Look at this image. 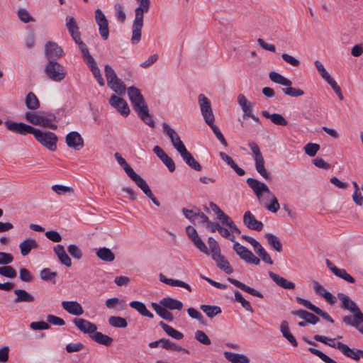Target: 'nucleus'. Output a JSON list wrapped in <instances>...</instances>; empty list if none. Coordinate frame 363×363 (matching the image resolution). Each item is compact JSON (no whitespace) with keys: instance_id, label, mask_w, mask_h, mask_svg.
Here are the masks:
<instances>
[{"instance_id":"nucleus-9","label":"nucleus","mask_w":363,"mask_h":363,"mask_svg":"<svg viewBox=\"0 0 363 363\" xmlns=\"http://www.w3.org/2000/svg\"><path fill=\"white\" fill-rule=\"evenodd\" d=\"M5 127L11 132L26 135V134H32L34 132L35 128L23 122H15L11 120H7L4 122Z\"/></svg>"},{"instance_id":"nucleus-12","label":"nucleus","mask_w":363,"mask_h":363,"mask_svg":"<svg viewBox=\"0 0 363 363\" xmlns=\"http://www.w3.org/2000/svg\"><path fill=\"white\" fill-rule=\"evenodd\" d=\"M186 233L189 239L201 252H202L205 255H209V251L207 246L199 237L196 230L193 226L188 225L186 228Z\"/></svg>"},{"instance_id":"nucleus-36","label":"nucleus","mask_w":363,"mask_h":363,"mask_svg":"<svg viewBox=\"0 0 363 363\" xmlns=\"http://www.w3.org/2000/svg\"><path fill=\"white\" fill-rule=\"evenodd\" d=\"M127 175L136 184V185L140 189L147 182L143 179L139 174L135 172L133 168L128 164L123 168Z\"/></svg>"},{"instance_id":"nucleus-60","label":"nucleus","mask_w":363,"mask_h":363,"mask_svg":"<svg viewBox=\"0 0 363 363\" xmlns=\"http://www.w3.org/2000/svg\"><path fill=\"white\" fill-rule=\"evenodd\" d=\"M308 351L311 354L318 357L321 360H323L325 363H337L335 360H333L332 358H330V357H328L319 350H317L313 347H309Z\"/></svg>"},{"instance_id":"nucleus-38","label":"nucleus","mask_w":363,"mask_h":363,"mask_svg":"<svg viewBox=\"0 0 363 363\" xmlns=\"http://www.w3.org/2000/svg\"><path fill=\"white\" fill-rule=\"evenodd\" d=\"M130 306L136 310L140 315L152 318L154 315L147 310L145 303L138 301H133L129 303Z\"/></svg>"},{"instance_id":"nucleus-28","label":"nucleus","mask_w":363,"mask_h":363,"mask_svg":"<svg viewBox=\"0 0 363 363\" xmlns=\"http://www.w3.org/2000/svg\"><path fill=\"white\" fill-rule=\"evenodd\" d=\"M223 355L231 363H250V359L242 354L225 352Z\"/></svg>"},{"instance_id":"nucleus-64","label":"nucleus","mask_w":363,"mask_h":363,"mask_svg":"<svg viewBox=\"0 0 363 363\" xmlns=\"http://www.w3.org/2000/svg\"><path fill=\"white\" fill-rule=\"evenodd\" d=\"M305 152L310 157H314L320 150V145L317 143H308L304 147Z\"/></svg>"},{"instance_id":"nucleus-43","label":"nucleus","mask_w":363,"mask_h":363,"mask_svg":"<svg viewBox=\"0 0 363 363\" xmlns=\"http://www.w3.org/2000/svg\"><path fill=\"white\" fill-rule=\"evenodd\" d=\"M160 326L164 330V331L170 337L175 340H182L184 337V334L180 331H178L173 328L172 326L167 323L161 321L159 323Z\"/></svg>"},{"instance_id":"nucleus-56","label":"nucleus","mask_w":363,"mask_h":363,"mask_svg":"<svg viewBox=\"0 0 363 363\" xmlns=\"http://www.w3.org/2000/svg\"><path fill=\"white\" fill-rule=\"evenodd\" d=\"M108 323L112 327L118 328H124L128 325L125 318L120 316H111L108 318Z\"/></svg>"},{"instance_id":"nucleus-61","label":"nucleus","mask_w":363,"mask_h":363,"mask_svg":"<svg viewBox=\"0 0 363 363\" xmlns=\"http://www.w3.org/2000/svg\"><path fill=\"white\" fill-rule=\"evenodd\" d=\"M67 251L69 255L74 259H80L83 257V252L82 250L74 244L68 245Z\"/></svg>"},{"instance_id":"nucleus-57","label":"nucleus","mask_w":363,"mask_h":363,"mask_svg":"<svg viewBox=\"0 0 363 363\" xmlns=\"http://www.w3.org/2000/svg\"><path fill=\"white\" fill-rule=\"evenodd\" d=\"M0 275L9 279H13L16 277L17 272L13 267L4 265L0 267Z\"/></svg>"},{"instance_id":"nucleus-47","label":"nucleus","mask_w":363,"mask_h":363,"mask_svg":"<svg viewBox=\"0 0 363 363\" xmlns=\"http://www.w3.org/2000/svg\"><path fill=\"white\" fill-rule=\"evenodd\" d=\"M253 248L255 252L261 257L264 262L267 263L269 264H273V261L270 255L268 254V252L265 250V249L261 245V244L259 242L253 247Z\"/></svg>"},{"instance_id":"nucleus-63","label":"nucleus","mask_w":363,"mask_h":363,"mask_svg":"<svg viewBox=\"0 0 363 363\" xmlns=\"http://www.w3.org/2000/svg\"><path fill=\"white\" fill-rule=\"evenodd\" d=\"M195 339L199 342L200 343L204 345H210L211 344V341L208 335L202 330H196L195 333Z\"/></svg>"},{"instance_id":"nucleus-10","label":"nucleus","mask_w":363,"mask_h":363,"mask_svg":"<svg viewBox=\"0 0 363 363\" xmlns=\"http://www.w3.org/2000/svg\"><path fill=\"white\" fill-rule=\"evenodd\" d=\"M162 129L164 133L170 140L172 146L179 153L186 148L178 133L167 123L164 122L162 123Z\"/></svg>"},{"instance_id":"nucleus-39","label":"nucleus","mask_w":363,"mask_h":363,"mask_svg":"<svg viewBox=\"0 0 363 363\" xmlns=\"http://www.w3.org/2000/svg\"><path fill=\"white\" fill-rule=\"evenodd\" d=\"M338 350L346 357H350L355 361H359L361 357V354L357 353L358 349H351L349 346L345 344L339 345Z\"/></svg>"},{"instance_id":"nucleus-62","label":"nucleus","mask_w":363,"mask_h":363,"mask_svg":"<svg viewBox=\"0 0 363 363\" xmlns=\"http://www.w3.org/2000/svg\"><path fill=\"white\" fill-rule=\"evenodd\" d=\"M269 196L271 197V202L269 204L265 203L264 206L268 211L272 213H277L280 208L279 201L272 193V194H269Z\"/></svg>"},{"instance_id":"nucleus-25","label":"nucleus","mask_w":363,"mask_h":363,"mask_svg":"<svg viewBox=\"0 0 363 363\" xmlns=\"http://www.w3.org/2000/svg\"><path fill=\"white\" fill-rule=\"evenodd\" d=\"M228 281L229 282H230L232 284H233L234 286H235L236 287L240 289L241 290H242L252 296H257L259 298H263V295L261 292L257 291L256 289H255L253 288H251V287L245 285V284H243L242 282H241L237 279L228 277Z\"/></svg>"},{"instance_id":"nucleus-34","label":"nucleus","mask_w":363,"mask_h":363,"mask_svg":"<svg viewBox=\"0 0 363 363\" xmlns=\"http://www.w3.org/2000/svg\"><path fill=\"white\" fill-rule=\"evenodd\" d=\"M152 307L156 313L164 320L170 322L174 320L172 313L168 311L167 308H164L163 306L159 305L157 303H152Z\"/></svg>"},{"instance_id":"nucleus-27","label":"nucleus","mask_w":363,"mask_h":363,"mask_svg":"<svg viewBox=\"0 0 363 363\" xmlns=\"http://www.w3.org/2000/svg\"><path fill=\"white\" fill-rule=\"evenodd\" d=\"M14 294L16 296L13 299L15 303H31L35 300L34 296L24 289H16Z\"/></svg>"},{"instance_id":"nucleus-46","label":"nucleus","mask_w":363,"mask_h":363,"mask_svg":"<svg viewBox=\"0 0 363 363\" xmlns=\"http://www.w3.org/2000/svg\"><path fill=\"white\" fill-rule=\"evenodd\" d=\"M265 238L268 244L276 251L280 252L282 251V244L277 236L272 233H266Z\"/></svg>"},{"instance_id":"nucleus-16","label":"nucleus","mask_w":363,"mask_h":363,"mask_svg":"<svg viewBox=\"0 0 363 363\" xmlns=\"http://www.w3.org/2000/svg\"><path fill=\"white\" fill-rule=\"evenodd\" d=\"M67 145L75 150H80L84 145V139L77 131H72L66 135Z\"/></svg>"},{"instance_id":"nucleus-11","label":"nucleus","mask_w":363,"mask_h":363,"mask_svg":"<svg viewBox=\"0 0 363 363\" xmlns=\"http://www.w3.org/2000/svg\"><path fill=\"white\" fill-rule=\"evenodd\" d=\"M95 21L99 26V31L101 37L104 40H107L109 36V29L108 20L104 12L97 9L95 10Z\"/></svg>"},{"instance_id":"nucleus-54","label":"nucleus","mask_w":363,"mask_h":363,"mask_svg":"<svg viewBox=\"0 0 363 363\" xmlns=\"http://www.w3.org/2000/svg\"><path fill=\"white\" fill-rule=\"evenodd\" d=\"M108 87L114 92L119 95L123 94L125 92V86L124 83L118 77L113 80L111 84H107Z\"/></svg>"},{"instance_id":"nucleus-13","label":"nucleus","mask_w":363,"mask_h":363,"mask_svg":"<svg viewBox=\"0 0 363 363\" xmlns=\"http://www.w3.org/2000/svg\"><path fill=\"white\" fill-rule=\"evenodd\" d=\"M246 182L252 189L254 194L259 200H261L264 193H266L268 195L272 194V191L269 190V187L264 183H262L256 179L251 177L247 178Z\"/></svg>"},{"instance_id":"nucleus-21","label":"nucleus","mask_w":363,"mask_h":363,"mask_svg":"<svg viewBox=\"0 0 363 363\" xmlns=\"http://www.w3.org/2000/svg\"><path fill=\"white\" fill-rule=\"evenodd\" d=\"M211 257L215 261L216 266L220 269L224 271L228 274H230L233 272V269L231 267L229 262L223 255H221V252H219L215 255H212Z\"/></svg>"},{"instance_id":"nucleus-44","label":"nucleus","mask_w":363,"mask_h":363,"mask_svg":"<svg viewBox=\"0 0 363 363\" xmlns=\"http://www.w3.org/2000/svg\"><path fill=\"white\" fill-rule=\"evenodd\" d=\"M270 80L283 86H291L292 82L277 72H271L269 74Z\"/></svg>"},{"instance_id":"nucleus-5","label":"nucleus","mask_w":363,"mask_h":363,"mask_svg":"<svg viewBox=\"0 0 363 363\" xmlns=\"http://www.w3.org/2000/svg\"><path fill=\"white\" fill-rule=\"evenodd\" d=\"M44 72L49 79L57 82L62 81L67 75L65 67L57 60H47Z\"/></svg>"},{"instance_id":"nucleus-7","label":"nucleus","mask_w":363,"mask_h":363,"mask_svg":"<svg viewBox=\"0 0 363 363\" xmlns=\"http://www.w3.org/2000/svg\"><path fill=\"white\" fill-rule=\"evenodd\" d=\"M228 239L234 242L233 248L241 259L245 261L246 263L254 264L255 265L259 264V259L257 258L249 249L240 245L238 242L235 241L234 237H229Z\"/></svg>"},{"instance_id":"nucleus-29","label":"nucleus","mask_w":363,"mask_h":363,"mask_svg":"<svg viewBox=\"0 0 363 363\" xmlns=\"http://www.w3.org/2000/svg\"><path fill=\"white\" fill-rule=\"evenodd\" d=\"M38 247V245L36 240L33 238L26 239L19 245L21 253L23 256H26L30 253L32 249H36Z\"/></svg>"},{"instance_id":"nucleus-48","label":"nucleus","mask_w":363,"mask_h":363,"mask_svg":"<svg viewBox=\"0 0 363 363\" xmlns=\"http://www.w3.org/2000/svg\"><path fill=\"white\" fill-rule=\"evenodd\" d=\"M162 347L166 350H171L177 352L182 351L186 354H189V351L188 350L183 348L182 347L166 338H162Z\"/></svg>"},{"instance_id":"nucleus-24","label":"nucleus","mask_w":363,"mask_h":363,"mask_svg":"<svg viewBox=\"0 0 363 363\" xmlns=\"http://www.w3.org/2000/svg\"><path fill=\"white\" fill-rule=\"evenodd\" d=\"M53 250L59 259L60 262L65 265L66 267L72 266V260L71 258L68 256L67 252H65V247L62 245H57L54 247Z\"/></svg>"},{"instance_id":"nucleus-22","label":"nucleus","mask_w":363,"mask_h":363,"mask_svg":"<svg viewBox=\"0 0 363 363\" xmlns=\"http://www.w3.org/2000/svg\"><path fill=\"white\" fill-rule=\"evenodd\" d=\"M62 306L65 311L74 315H81L84 313L82 305L75 301H63Z\"/></svg>"},{"instance_id":"nucleus-41","label":"nucleus","mask_w":363,"mask_h":363,"mask_svg":"<svg viewBox=\"0 0 363 363\" xmlns=\"http://www.w3.org/2000/svg\"><path fill=\"white\" fill-rule=\"evenodd\" d=\"M25 104L27 108L35 111L40 108V103L37 96L32 91L27 94L25 99Z\"/></svg>"},{"instance_id":"nucleus-59","label":"nucleus","mask_w":363,"mask_h":363,"mask_svg":"<svg viewBox=\"0 0 363 363\" xmlns=\"http://www.w3.org/2000/svg\"><path fill=\"white\" fill-rule=\"evenodd\" d=\"M287 87L282 88V91L287 96L291 97H299L304 94V91L301 89L286 86Z\"/></svg>"},{"instance_id":"nucleus-6","label":"nucleus","mask_w":363,"mask_h":363,"mask_svg":"<svg viewBox=\"0 0 363 363\" xmlns=\"http://www.w3.org/2000/svg\"><path fill=\"white\" fill-rule=\"evenodd\" d=\"M35 140L42 145L51 151L57 148V136L52 132H43L40 129L35 128L33 133Z\"/></svg>"},{"instance_id":"nucleus-45","label":"nucleus","mask_w":363,"mask_h":363,"mask_svg":"<svg viewBox=\"0 0 363 363\" xmlns=\"http://www.w3.org/2000/svg\"><path fill=\"white\" fill-rule=\"evenodd\" d=\"M200 309L210 318H213L222 313L220 307L218 306L203 304L200 306Z\"/></svg>"},{"instance_id":"nucleus-32","label":"nucleus","mask_w":363,"mask_h":363,"mask_svg":"<svg viewBox=\"0 0 363 363\" xmlns=\"http://www.w3.org/2000/svg\"><path fill=\"white\" fill-rule=\"evenodd\" d=\"M65 20L66 27L72 38H76V37L78 36V34L80 33L76 20L72 16H67Z\"/></svg>"},{"instance_id":"nucleus-19","label":"nucleus","mask_w":363,"mask_h":363,"mask_svg":"<svg viewBox=\"0 0 363 363\" xmlns=\"http://www.w3.org/2000/svg\"><path fill=\"white\" fill-rule=\"evenodd\" d=\"M73 323L80 331L89 334L90 337L91 335H93L97 330L96 324L84 318H74Z\"/></svg>"},{"instance_id":"nucleus-15","label":"nucleus","mask_w":363,"mask_h":363,"mask_svg":"<svg viewBox=\"0 0 363 363\" xmlns=\"http://www.w3.org/2000/svg\"><path fill=\"white\" fill-rule=\"evenodd\" d=\"M65 55L62 48L56 43L49 41L45 46V55L47 60H57Z\"/></svg>"},{"instance_id":"nucleus-14","label":"nucleus","mask_w":363,"mask_h":363,"mask_svg":"<svg viewBox=\"0 0 363 363\" xmlns=\"http://www.w3.org/2000/svg\"><path fill=\"white\" fill-rule=\"evenodd\" d=\"M296 300L298 303L303 306L304 307L311 310L315 314L321 316L325 320H327L331 323H334L333 318L327 312L321 310L318 306H316L314 304H313L312 303H311L309 301L304 299L303 298H301V297H296Z\"/></svg>"},{"instance_id":"nucleus-31","label":"nucleus","mask_w":363,"mask_h":363,"mask_svg":"<svg viewBox=\"0 0 363 363\" xmlns=\"http://www.w3.org/2000/svg\"><path fill=\"white\" fill-rule=\"evenodd\" d=\"M160 304L169 310H181L183 308V303L180 301L170 297L161 299Z\"/></svg>"},{"instance_id":"nucleus-50","label":"nucleus","mask_w":363,"mask_h":363,"mask_svg":"<svg viewBox=\"0 0 363 363\" xmlns=\"http://www.w3.org/2000/svg\"><path fill=\"white\" fill-rule=\"evenodd\" d=\"M313 338H314V340L315 341L322 342V343H323L325 345H328V346H330L331 347H334V348H336V349H338V345H342L343 344L341 342H335V338H330V337H328L326 336H323V335H315Z\"/></svg>"},{"instance_id":"nucleus-40","label":"nucleus","mask_w":363,"mask_h":363,"mask_svg":"<svg viewBox=\"0 0 363 363\" xmlns=\"http://www.w3.org/2000/svg\"><path fill=\"white\" fill-rule=\"evenodd\" d=\"M262 114L266 118H269L276 125L286 126L288 124L287 121L279 113L271 114L267 111H262Z\"/></svg>"},{"instance_id":"nucleus-52","label":"nucleus","mask_w":363,"mask_h":363,"mask_svg":"<svg viewBox=\"0 0 363 363\" xmlns=\"http://www.w3.org/2000/svg\"><path fill=\"white\" fill-rule=\"evenodd\" d=\"M255 168L257 172L266 180H271L272 177L269 173L267 171L264 167V158L255 160Z\"/></svg>"},{"instance_id":"nucleus-1","label":"nucleus","mask_w":363,"mask_h":363,"mask_svg":"<svg viewBox=\"0 0 363 363\" xmlns=\"http://www.w3.org/2000/svg\"><path fill=\"white\" fill-rule=\"evenodd\" d=\"M337 298L341 301L340 307L353 313V316L349 315L343 316V323L347 326L354 327L359 333L363 335V313L356 303L347 295L338 293Z\"/></svg>"},{"instance_id":"nucleus-8","label":"nucleus","mask_w":363,"mask_h":363,"mask_svg":"<svg viewBox=\"0 0 363 363\" xmlns=\"http://www.w3.org/2000/svg\"><path fill=\"white\" fill-rule=\"evenodd\" d=\"M199 104L205 122L209 125L214 123V115L209 99L203 94L199 96Z\"/></svg>"},{"instance_id":"nucleus-20","label":"nucleus","mask_w":363,"mask_h":363,"mask_svg":"<svg viewBox=\"0 0 363 363\" xmlns=\"http://www.w3.org/2000/svg\"><path fill=\"white\" fill-rule=\"evenodd\" d=\"M243 223L250 230L260 231L264 225L262 221L257 220L250 211H246L243 216Z\"/></svg>"},{"instance_id":"nucleus-55","label":"nucleus","mask_w":363,"mask_h":363,"mask_svg":"<svg viewBox=\"0 0 363 363\" xmlns=\"http://www.w3.org/2000/svg\"><path fill=\"white\" fill-rule=\"evenodd\" d=\"M333 273L337 277L342 279L348 283L354 284L355 279L345 269L335 268Z\"/></svg>"},{"instance_id":"nucleus-33","label":"nucleus","mask_w":363,"mask_h":363,"mask_svg":"<svg viewBox=\"0 0 363 363\" xmlns=\"http://www.w3.org/2000/svg\"><path fill=\"white\" fill-rule=\"evenodd\" d=\"M91 339L96 343L106 347L111 346L113 341L112 337L97 331L94 333L93 335H91Z\"/></svg>"},{"instance_id":"nucleus-51","label":"nucleus","mask_w":363,"mask_h":363,"mask_svg":"<svg viewBox=\"0 0 363 363\" xmlns=\"http://www.w3.org/2000/svg\"><path fill=\"white\" fill-rule=\"evenodd\" d=\"M57 273L55 272H51L49 268H44L40 272V278L45 281H50L52 284H56V277Z\"/></svg>"},{"instance_id":"nucleus-4","label":"nucleus","mask_w":363,"mask_h":363,"mask_svg":"<svg viewBox=\"0 0 363 363\" xmlns=\"http://www.w3.org/2000/svg\"><path fill=\"white\" fill-rule=\"evenodd\" d=\"M24 117L28 122L34 125H40L54 130L57 129V125L54 123L56 121V116L50 112L27 111Z\"/></svg>"},{"instance_id":"nucleus-17","label":"nucleus","mask_w":363,"mask_h":363,"mask_svg":"<svg viewBox=\"0 0 363 363\" xmlns=\"http://www.w3.org/2000/svg\"><path fill=\"white\" fill-rule=\"evenodd\" d=\"M153 152L167 167L170 172L175 171L176 166L174 160L167 155L162 147L156 145L153 147Z\"/></svg>"},{"instance_id":"nucleus-35","label":"nucleus","mask_w":363,"mask_h":363,"mask_svg":"<svg viewBox=\"0 0 363 363\" xmlns=\"http://www.w3.org/2000/svg\"><path fill=\"white\" fill-rule=\"evenodd\" d=\"M280 330L282 335L294 346L297 347L298 342L295 337L290 333L289 323L286 320H283L281 323Z\"/></svg>"},{"instance_id":"nucleus-53","label":"nucleus","mask_w":363,"mask_h":363,"mask_svg":"<svg viewBox=\"0 0 363 363\" xmlns=\"http://www.w3.org/2000/svg\"><path fill=\"white\" fill-rule=\"evenodd\" d=\"M255 168L257 172L266 180H271L272 177L269 173L267 171L264 167V158L255 160Z\"/></svg>"},{"instance_id":"nucleus-23","label":"nucleus","mask_w":363,"mask_h":363,"mask_svg":"<svg viewBox=\"0 0 363 363\" xmlns=\"http://www.w3.org/2000/svg\"><path fill=\"white\" fill-rule=\"evenodd\" d=\"M179 154L186 164L191 169L198 172L201 170V165L194 159L193 155L186 150V148L182 150Z\"/></svg>"},{"instance_id":"nucleus-42","label":"nucleus","mask_w":363,"mask_h":363,"mask_svg":"<svg viewBox=\"0 0 363 363\" xmlns=\"http://www.w3.org/2000/svg\"><path fill=\"white\" fill-rule=\"evenodd\" d=\"M96 256L102 261L111 262L115 259V255L107 247H100L96 251Z\"/></svg>"},{"instance_id":"nucleus-58","label":"nucleus","mask_w":363,"mask_h":363,"mask_svg":"<svg viewBox=\"0 0 363 363\" xmlns=\"http://www.w3.org/2000/svg\"><path fill=\"white\" fill-rule=\"evenodd\" d=\"M235 300L237 302H239L246 311L251 313L253 312L252 307L251 306L250 302L242 297L241 293L239 291H235Z\"/></svg>"},{"instance_id":"nucleus-30","label":"nucleus","mask_w":363,"mask_h":363,"mask_svg":"<svg viewBox=\"0 0 363 363\" xmlns=\"http://www.w3.org/2000/svg\"><path fill=\"white\" fill-rule=\"evenodd\" d=\"M160 281L162 283H164L167 285H169L171 286H179L186 289L189 291H191V287L189 284H186V282L178 280V279H169L166 277L164 274H160Z\"/></svg>"},{"instance_id":"nucleus-37","label":"nucleus","mask_w":363,"mask_h":363,"mask_svg":"<svg viewBox=\"0 0 363 363\" xmlns=\"http://www.w3.org/2000/svg\"><path fill=\"white\" fill-rule=\"evenodd\" d=\"M86 64L90 69L91 72H92V74L94 75V78L96 79L99 84L101 86H104V80L102 77L100 69L98 67L95 60L94 59L91 61H88Z\"/></svg>"},{"instance_id":"nucleus-2","label":"nucleus","mask_w":363,"mask_h":363,"mask_svg":"<svg viewBox=\"0 0 363 363\" xmlns=\"http://www.w3.org/2000/svg\"><path fill=\"white\" fill-rule=\"evenodd\" d=\"M128 95L132 104L133 110L138 117L147 125L155 127V121L149 113L148 106L145 101L140 90L134 86L128 88Z\"/></svg>"},{"instance_id":"nucleus-26","label":"nucleus","mask_w":363,"mask_h":363,"mask_svg":"<svg viewBox=\"0 0 363 363\" xmlns=\"http://www.w3.org/2000/svg\"><path fill=\"white\" fill-rule=\"evenodd\" d=\"M269 276L279 286L283 289H295V284L293 282L288 281L285 278L281 277L272 272H269Z\"/></svg>"},{"instance_id":"nucleus-3","label":"nucleus","mask_w":363,"mask_h":363,"mask_svg":"<svg viewBox=\"0 0 363 363\" xmlns=\"http://www.w3.org/2000/svg\"><path fill=\"white\" fill-rule=\"evenodd\" d=\"M138 6L135 9V19L132 25L131 43L138 44L141 39V30L143 26L144 14L150 8V0H135Z\"/></svg>"},{"instance_id":"nucleus-49","label":"nucleus","mask_w":363,"mask_h":363,"mask_svg":"<svg viewBox=\"0 0 363 363\" xmlns=\"http://www.w3.org/2000/svg\"><path fill=\"white\" fill-rule=\"evenodd\" d=\"M314 65L319 73V74L322 77L323 79H325L327 83L329 84L333 82L335 79L330 75V74L325 69L322 62L319 60H315L314 62Z\"/></svg>"},{"instance_id":"nucleus-18","label":"nucleus","mask_w":363,"mask_h":363,"mask_svg":"<svg viewBox=\"0 0 363 363\" xmlns=\"http://www.w3.org/2000/svg\"><path fill=\"white\" fill-rule=\"evenodd\" d=\"M109 104L113 107L116 108L121 115L127 116L130 113V108L127 102L122 98L112 95L109 99Z\"/></svg>"}]
</instances>
